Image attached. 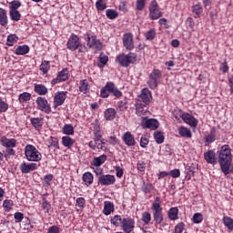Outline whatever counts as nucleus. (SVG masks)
Returning <instances> with one entry per match:
<instances>
[{
    "label": "nucleus",
    "instance_id": "obj_39",
    "mask_svg": "<svg viewBox=\"0 0 233 233\" xmlns=\"http://www.w3.org/2000/svg\"><path fill=\"white\" fill-rule=\"evenodd\" d=\"M149 17L153 20L159 19V17H163V13L159 11V9H156L155 11L149 13Z\"/></svg>",
    "mask_w": 233,
    "mask_h": 233
},
{
    "label": "nucleus",
    "instance_id": "obj_1",
    "mask_svg": "<svg viewBox=\"0 0 233 233\" xmlns=\"http://www.w3.org/2000/svg\"><path fill=\"white\" fill-rule=\"evenodd\" d=\"M218 163L224 176L233 174L232 152L228 145H224L218 151Z\"/></svg>",
    "mask_w": 233,
    "mask_h": 233
},
{
    "label": "nucleus",
    "instance_id": "obj_38",
    "mask_svg": "<svg viewBox=\"0 0 233 233\" xmlns=\"http://www.w3.org/2000/svg\"><path fill=\"white\" fill-rule=\"evenodd\" d=\"M149 77L155 79V81H159L161 79V71L159 69H154Z\"/></svg>",
    "mask_w": 233,
    "mask_h": 233
},
{
    "label": "nucleus",
    "instance_id": "obj_42",
    "mask_svg": "<svg viewBox=\"0 0 233 233\" xmlns=\"http://www.w3.org/2000/svg\"><path fill=\"white\" fill-rule=\"evenodd\" d=\"M57 77L60 81H66V79H68V69H63L60 71Z\"/></svg>",
    "mask_w": 233,
    "mask_h": 233
},
{
    "label": "nucleus",
    "instance_id": "obj_63",
    "mask_svg": "<svg viewBox=\"0 0 233 233\" xmlns=\"http://www.w3.org/2000/svg\"><path fill=\"white\" fill-rule=\"evenodd\" d=\"M91 48H94L95 50H103V44L101 41L96 40V43L93 44Z\"/></svg>",
    "mask_w": 233,
    "mask_h": 233
},
{
    "label": "nucleus",
    "instance_id": "obj_54",
    "mask_svg": "<svg viewBox=\"0 0 233 233\" xmlns=\"http://www.w3.org/2000/svg\"><path fill=\"white\" fill-rule=\"evenodd\" d=\"M147 145H148V137L144 135L140 138V147H142V148H147Z\"/></svg>",
    "mask_w": 233,
    "mask_h": 233
},
{
    "label": "nucleus",
    "instance_id": "obj_26",
    "mask_svg": "<svg viewBox=\"0 0 233 233\" xmlns=\"http://www.w3.org/2000/svg\"><path fill=\"white\" fill-rule=\"evenodd\" d=\"M82 179H83L84 183H86V185L87 187H89V185H92V183H94V175H92V173H90V172H86L83 175Z\"/></svg>",
    "mask_w": 233,
    "mask_h": 233
},
{
    "label": "nucleus",
    "instance_id": "obj_40",
    "mask_svg": "<svg viewBox=\"0 0 233 233\" xmlns=\"http://www.w3.org/2000/svg\"><path fill=\"white\" fill-rule=\"evenodd\" d=\"M142 221L145 225H150V221H152V215L149 212H144L142 214Z\"/></svg>",
    "mask_w": 233,
    "mask_h": 233
},
{
    "label": "nucleus",
    "instance_id": "obj_46",
    "mask_svg": "<svg viewBox=\"0 0 233 233\" xmlns=\"http://www.w3.org/2000/svg\"><path fill=\"white\" fill-rule=\"evenodd\" d=\"M114 210H115L114 205H105L103 214H105V216H110V214H112Z\"/></svg>",
    "mask_w": 233,
    "mask_h": 233
},
{
    "label": "nucleus",
    "instance_id": "obj_22",
    "mask_svg": "<svg viewBox=\"0 0 233 233\" xmlns=\"http://www.w3.org/2000/svg\"><path fill=\"white\" fill-rule=\"evenodd\" d=\"M179 209L177 208H171L168 211V218L172 221H176L177 219H179Z\"/></svg>",
    "mask_w": 233,
    "mask_h": 233
},
{
    "label": "nucleus",
    "instance_id": "obj_11",
    "mask_svg": "<svg viewBox=\"0 0 233 233\" xmlns=\"http://www.w3.org/2000/svg\"><path fill=\"white\" fill-rule=\"evenodd\" d=\"M20 170L22 174H30V172H34V170H37V164L36 163H29L23 162L20 165Z\"/></svg>",
    "mask_w": 233,
    "mask_h": 233
},
{
    "label": "nucleus",
    "instance_id": "obj_50",
    "mask_svg": "<svg viewBox=\"0 0 233 233\" xmlns=\"http://www.w3.org/2000/svg\"><path fill=\"white\" fill-rule=\"evenodd\" d=\"M156 37V29H151L147 32L146 38L147 41H153V39Z\"/></svg>",
    "mask_w": 233,
    "mask_h": 233
},
{
    "label": "nucleus",
    "instance_id": "obj_16",
    "mask_svg": "<svg viewBox=\"0 0 233 233\" xmlns=\"http://www.w3.org/2000/svg\"><path fill=\"white\" fill-rule=\"evenodd\" d=\"M122 139L127 147H135L136 146V138H134V135L130 132H127L122 137Z\"/></svg>",
    "mask_w": 233,
    "mask_h": 233
},
{
    "label": "nucleus",
    "instance_id": "obj_57",
    "mask_svg": "<svg viewBox=\"0 0 233 233\" xmlns=\"http://www.w3.org/2000/svg\"><path fill=\"white\" fill-rule=\"evenodd\" d=\"M47 233H61V229L59 228V227L54 225V226H50L47 228Z\"/></svg>",
    "mask_w": 233,
    "mask_h": 233
},
{
    "label": "nucleus",
    "instance_id": "obj_20",
    "mask_svg": "<svg viewBox=\"0 0 233 233\" xmlns=\"http://www.w3.org/2000/svg\"><path fill=\"white\" fill-rule=\"evenodd\" d=\"M214 141H216V129L212 128L210 133L205 137V147H208Z\"/></svg>",
    "mask_w": 233,
    "mask_h": 233
},
{
    "label": "nucleus",
    "instance_id": "obj_49",
    "mask_svg": "<svg viewBox=\"0 0 233 233\" xmlns=\"http://www.w3.org/2000/svg\"><path fill=\"white\" fill-rule=\"evenodd\" d=\"M127 105H128V102L127 101V98L124 100L118 101L117 106L120 112H125V109L127 108Z\"/></svg>",
    "mask_w": 233,
    "mask_h": 233
},
{
    "label": "nucleus",
    "instance_id": "obj_47",
    "mask_svg": "<svg viewBox=\"0 0 233 233\" xmlns=\"http://www.w3.org/2000/svg\"><path fill=\"white\" fill-rule=\"evenodd\" d=\"M142 190L145 194H150L154 190V187L150 183H144L142 186Z\"/></svg>",
    "mask_w": 233,
    "mask_h": 233
},
{
    "label": "nucleus",
    "instance_id": "obj_19",
    "mask_svg": "<svg viewBox=\"0 0 233 233\" xmlns=\"http://www.w3.org/2000/svg\"><path fill=\"white\" fill-rule=\"evenodd\" d=\"M45 124L44 117H33L31 118V125L35 128V130H39L41 127Z\"/></svg>",
    "mask_w": 233,
    "mask_h": 233
},
{
    "label": "nucleus",
    "instance_id": "obj_23",
    "mask_svg": "<svg viewBox=\"0 0 233 233\" xmlns=\"http://www.w3.org/2000/svg\"><path fill=\"white\" fill-rule=\"evenodd\" d=\"M0 25L1 26H6L8 25V16L6 11L0 7Z\"/></svg>",
    "mask_w": 233,
    "mask_h": 233
},
{
    "label": "nucleus",
    "instance_id": "obj_36",
    "mask_svg": "<svg viewBox=\"0 0 233 233\" xmlns=\"http://www.w3.org/2000/svg\"><path fill=\"white\" fill-rule=\"evenodd\" d=\"M31 97H32V95L30 93L25 92L20 94L18 99L20 103H26V101H30Z\"/></svg>",
    "mask_w": 233,
    "mask_h": 233
},
{
    "label": "nucleus",
    "instance_id": "obj_44",
    "mask_svg": "<svg viewBox=\"0 0 233 233\" xmlns=\"http://www.w3.org/2000/svg\"><path fill=\"white\" fill-rule=\"evenodd\" d=\"M52 179H54V176L52 174L46 175L43 179L44 187H50V183H52Z\"/></svg>",
    "mask_w": 233,
    "mask_h": 233
},
{
    "label": "nucleus",
    "instance_id": "obj_15",
    "mask_svg": "<svg viewBox=\"0 0 233 233\" xmlns=\"http://www.w3.org/2000/svg\"><path fill=\"white\" fill-rule=\"evenodd\" d=\"M204 159L209 165H216V163H218V160H216V152H214V150L212 149H209L208 151L204 153Z\"/></svg>",
    "mask_w": 233,
    "mask_h": 233
},
{
    "label": "nucleus",
    "instance_id": "obj_8",
    "mask_svg": "<svg viewBox=\"0 0 233 233\" xmlns=\"http://www.w3.org/2000/svg\"><path fill=\"white\" fill-rule=\"evenodd\" d=\"M116 183V177L114 175H100L98 177V184L102 186H110Z\"/></svg>",
    "mask_w": 233,
    "mask_h": 233
},
{
    "label": "nucleus",
    "instance_id": "obj_35",
    "mask_svg": "<svg viewBox=\"0 0 233 233\" xmlns=\"http://www.w3.org/2000/svg\"><path fill=\"white\" fill-rule=\"evenodd\" d=\"M9 15L12 21H19L21 19V13L17 10H10Z\"/></svg>",
    "mask_w": 233,
    "mask_h": 233
},
{
    "label": "nucleus",
    "instance_id": "obj_45",
    "mask_svg": "<svg viewBox=\"0 0 233 233\" xmlns=\"http://www.w3.org/2000/svg\"><path fill=\"white\" fill-rule=\"evenodd\" d=\"M40 70L43 72V74H46V72L50 70V63L46 60L43 61L40 65Z\"/></svg>",
    "mask_w": 233,
    "mask_h": 233
},
{
    "label": "nucleus",
    "instance_id": "obj_10",
    "mask_svg": "<svg viewBox=\"0 0 233 233\" xmlns=\"http://www.w3.org/2000/svg\"><path fill=\"white\" fill-rule=\"evenodd\" d=\"M79 36L77 35H72L66 44V46L68 50H71V52H74V50H77V47L79 46Z\"/></svg>",
    "mask_w": 233,
    "mask_h": 233
},
{
    "label": "nucleus",
    "instance_id": "obj_24",
    "mask_svg": "<svg viewBox=\"0 0 233 233\" xmlns=\"http://www.w3.org/2000/svg\"><path fill=\"white\" fill-rule=\"evenodd\" d=\"M105 161H106V155H102L100 157H95L92 161V165L93 167H101Z\"/></svg>",
    "mask_w": 233,
    "mask_h": 233
},
{
    "label": "nucleus",
    "instance_id": "obj_27",
    "mask_svg": "<svg viewBox=\"0 0 233 233\" xmlns=\"http://www.w3.org/2000/svg\"><path fill=\"white\" fill-rule=\"evenodd\" d=\"M178 133L181 137H192V132L185 127H180L178 128Z\"/></svg>",
    "mask_w": 233,
    "mask_h": 233
},
{
    "label": "nucleus",
    "instance_id": "obj_30",
    "mask_svg": "<svg viewBox=\"0 0 233 233\" xmlns=\"http://www.w3.org/2000/svg\"><path fill=\"white\" fill-rule=\"evenodd\" d=\"M223 224L230 232L233 230V219L230 217H224L223 218Z\"/></svg>",
    "mask_w": 233,
    "mask_h": 233
},
{
    "label": "nucleus",
    "instance_id": "obj_37",
    "mask_svg": "<svg viewBox=\"0 0 233 233\" xmlns=\"http://www.w3.org/2000/svg\"><path fill=\"white\" fill-rule=\"evenodd\" d=\"M87 90H88V80L84 79L80 81L79 91L82 92L83 94H86Z\"/></svg>",
    "mask_w": 233,
    "mask_h": 233
},
{
    "label": "nucleus",
    "instance_id": "obj_52",
    "mask_svg": "<svg viewBox=\"0 0 233 233\" xmlns=\"http://www.w3.org/2000/svg\"><path fill=\"white\" fill-rule=\"evenodd\" d=\"M112 93L111 90L108 89V87H106V85L105 87H103L100 91V96L101 97H108L109 94Z\"/></svg>",
    "mask_w": 233,
    "mask_h": 233
},
{
    "label": "nucleus",
    "instance_id": "obj_2",
    "mask_svg": "<svg viewBox=\"0 0 233 233\" xmlns=\"http://www.w3.org/2000/svg\"><path fill=\"white\" fill-rule=\"evenodd\" d=\"M111 225L120 227L124 233L134 232L136 228V221L132 218H123L120 215H116L110 219Z\"/></svg>",
    "mask_w": 233,
    "mask_h": 233
},
{
    "label": "nucleus",
    "instance_id": "obj_9",
    "mask_svg": "<svg viewBox=\"0 0 233 233\" xmlns=\"http://www.w3.org/2000/svg\"><path fill=\"white\" fill-rule=\"evenodd\" d=\"M123 45L126 50H134V35H132V33H127L124 35Z\"/></svg>",
    "mask_w": 233,
    "mask_h": 233
},
{
    "label": "nucleus",
    "instance_id": "obj_13",
    "mask_svg": "<svg viewBox=\"0 0 233 233\" xmlns=\"http://www.w3.org/2000/svg\"><path fill=\"white\" fill-rule=\"evenodd\" d=\"M140 99L145 105H150V102L152 101V93L148 88L142 89Z\"/></svg>",
    "mask_w": 233,
    "mask_h": 233
},
{
    "label": "nucleus",
    "instance_id": "obj_5",
    "mask_svg": "<svg viewBox=\"0 0 233 233\" xmlns=\"http://www.w3.org/2000/svg\"><path fill=\"white\" fill-rule=\"evenodd\" d=\"M153 212V219L157 225H161L163 223V208L161 205H153L151 208Z\"/></svg>",
    "mask_w": 233,
    "mask_h": 233
},
{
    "label": "nucleus",
    "instance_id": "obj_17",
    "mask_svg": "<svg viewBox=\"0 0 233 233\" xmlns=\"http://www.w3.org/2000/svg\"><path fill=\"white\" fill-rule=\"evenodd\" d=\"M1 143L2 147H5V148H14L17 147V140L15 138L2 137Z\"/></svg>",
    "mask_w": 233,
    "mask_h": 233
},
{
    "label": "nucleus",
    "instance_id": "obj_18",
    "mask_svg": "<svg viewBox=\"0 0 233 233\" xmlns=\"http://www.w3.org/2000/svg\"><path fill=\"white\" fill-rule=\"evenodd\" d=\"M106 88L111 91V94H113L115 97H121V96H123V93L116 87V85L113 82H107Z\"/></svg>",
    "mask_w": 233,
    "mask_h": 233
},
{
    "label": "nucleus",
    "instance_id": "obj_6",
    "mask_svg": "<svg viewBox=\"0 0 233 233\" xmlns=\"http://www.w3.org/2000/svg\"><path fill=\"white\" fill-rule=\"evenodd\" d=\"M141 127L150 130H157L159 128V122L156 118H145L141 122Z\"/></svg>",
    "mask_w": 233,
    "mask_h": 233
},
{
    "label": "nucleus",
    "instance_id": "obj_60",
    "mask_svg": "<svg viewBox=\"0 0 233 233\" xmlns=\"http://www.w3.org/2000/svg\"><path fill=\"white\" fill-rule=\"evenodd\" d=\"M137 170H139V172H145V170H147V164L143 161H138Z\"/></svg>",
    "mask_w": 233,
    "mask_h": 233
},
{
    "label": "nucleus",
    "instance_id": "obj_3",
    "mask_svg": "<svg viewBox=\"0 0 233 233\" xmlns=\"http://www.w3.org/2000/svg\"><path fill=\"white\" fill-rule=\"evenodd\" d=\"M25 154L27 161H41L43 156L41 155V152L37 150L34 146L32 145H26L25 147Z\"/></svg>",
    "mask_w": 233,
    "mask_h": 233
},
{
    "label": "nucleus",
    "instance_id": "obj_12",
    "mask_svg": "<svg viewBox=\"0 0 233 233\" xmlns=\"http://www.w3.org/2000/svg\"><path fill=\"white\" fill-rule=\"evenodd\" d=\"M66 94H68V92H58L54 98V106L55 108H57V106H61V105H63V103H65V100L66 99Z\"/></svg>",
    "mask_w": 233,
    "mask_h": 233
},
{
    "label": "nucleus",
    "instance_id": "obj_34",
    "mask_svg": "<svg viewBox=\"0 0 233 233\" xmlns=\"http://www.w3.org/2000/svg\"><path fill=\"white\" fill-rule=\"evenodd\" d=\"M193 14H195V17H199L201 14H203V7L200 5H195L191 7Z\"/></svg>",
    "mask_w": 233,
    "mask_h": 233
},
{
    "label": "nucleus",
    "instance_id": "obj_56",
    "mask_svg": "<svg viewBox=\"0 0 233 233\" xmlns=\"http://www.w3.org/2000/svg\"><path fill=\"white\" fill-rule=\"evenodd\" d=\"M147 5V0H137V10H143Z\"/></svg>",
    "mask_w": 233,
    "mask_h": 233
},
{
    "label": "nucleus",
    "instance_id": "obj_32",
    "mask_svg": "<svg viewBox=\"0 0 233 233\" xmlns=\"http://www.w3.org/2000/svg\"><path fill=\"white\" fill-rule=\"evenodd\" d=\"M154 139L157 143V145H161V143L165 141V136L163 135V132L156 131L154 133Z\"/></svg>",
    "mask_w": 233,
    "mask_h": 233
},
{
    "label": "nucleus",
    "instance_id": "obj_4",
    "mask_svg": "<svg viewBox=\"0 0 233 233\" xmlns=\"http://www.w3.org/2000/svg\"><path fill=\"white\" fill-rule=\"evenodd\" d=\"M116 61L121 65V66L127 68V66H130V65L136 63V54H120L116 56Z\"/></svg>",
    "mask_w": 233,
    "mask_h": 233
},
{
    "label": "nucleus",
    "instance_id": "obj_21",
    "mask_svg": "<svg viewBox=\"0 0 233 233\" xmlns=\"http://www.w3.org/2000/svg\"><path fill=\"white\" fill-rule=\"evenodd\" d=\"M30 52V47L28 46L24 45V46H19L15 51V54L16 56H25Z\"/></svg>",
    "mask_w": 233,
    "mask_h": 233
},
{
    "label": "nucleus",
    "instance_id": "obj_64",
    "mask_svg": "<svg viewBox=\"0 0 233 233\" xmlns=\"http://www.w3.org/2000/svg\"><path fill=\"white\" fill-rule=\"evenodd\" d=\"M155 10H157V2L153 0L149 5V13L154 12Z\"/></svg>",
    "mask_w": 233,
    "mask_h": 233
},
{
    "label": "nucleus",
    "instance_id": "obj_62",
    "mask_svg": "<svg viewBox=\"0 0 233 233\" xmlns=\"http://www.w3.org/2000/svg\"><path fill=\"white\" fill-rule=\"evenodd\" d=\"M169 176H171V177H179L181 176V171H179V169H173L169 172Z\"/></svg>",
    "mask_w": 233,
    "mask_h": 233
},
{
    "label": "nucleus",
    "instance_id": "obj_48",
    "mask_svg": "<svg viewBox=\"0 0 233 233\" xmlns=\"http://www.w3.org/2000/svg\"><path fill=\"white\" fill-rule=\"evenodd\" d=\"M96 41H97V38H96V35H87V46L89 48H92V46H94Z\"/></svg>",
    "mask_w": 233,
    "mask_h": 233
},
{
    "label": "nucleus",
    "instance_id": "obj_33",
    "mask_svg": "<svg viewBox=\"0 0 233 233\" xmlns=\"http://www.w3.org/2000/svg\"><path fill=\"white\" fill-rule=\"evenodd\" d=\"M17 41H19V37H17V35H9L7 36L6 45H7V46H14V45H15V43Z\"/></svg>",
    "mask_w": 233,
    "mask_h": 233
},
{
    "label": "nucleus",
    "instance_id": "obj_7",
    "mask_svg": "<svg viewBox=\"0 0 233 233\" xmlns=\"http://www.w3.org/2000/svg\"><path fill=\"white\" fill-rule=\"evenodd\" d=\"M36 105L38 110L45 112L46 114H50L52 112L50 105H48V100L46 98L39 96L36 98Z\"/></svg>",
    "mask_w": 233,
    "mask_h": 233
},
{
    "label": "nucleus",
    "instance_id": "obj_55",
    "mask_svg": "<svg viewBox=\"0 0 233 233\" xmlns=\"http://www.w3.org/2000/svg\"><path fill=\"white\" fill-rule=\"evenodd\" d=\"M147 85H148L149 88L154 90L155 88H157V80H155L154 78L149 77Z\"/></svg>",
    "mask_w": 233,
    "mask_h": 233
},
{
    "label": "nucleus",
    "instance_id": "obj_28",
    "mask_svg": "<svg viewBox=\"0 0 233 233\" xmlns=\"http://www.w3.org/2000/svg\"><path fill=\"white\" fill-rule=\"evenodd\" d=\"M35 92H36V94H39V96H45L48 92V89L46 88V86L38 84L35 86Z\"/></svg>",
    "mask_w": 233,
    "mask_h": 233
},
{
    "label": "nucleus",
    "instance_id": "obj_14",
    "mask_svg": "<svg viewBox=\"0 0 233 233\" xmlns=\"http://www.w3.org/2000/svg\"><path fill=\"white\" fill-rule=\"evenodd\" d=\"M181 117L187 125H189V127H193L196 128L198 127V119L196 117L192 116L190 114L184 113L181 115Z\"/></svg>",
    "mask_w": 233,
    "mask_h": 233
},
{
    "label": "nucleus",
    "instance_id": "obj_58",
    "mask_svg": "<svg viewBox=\"0 0 233 233\" xmlns=\"http://www.w3.org/2000/svg\"><path fill=\"white\" fill-rule=\"evenodd\" d=\"M21 6V2L15 0L10 3L9 8L10 10H17Z\"/></svg>",
    "mask_w": 233,
    "mask_h": 233
},
{
    "label": "nucleus",
    "instance_id": "obj_31",
    "mask_svg": "<svg viewBox=\"0 0 233 233\" xmlns=\"http://www.w3.org/2000/svg\"><path fill=\"white\" fill-rule=\"evenodd\" d=\"M63 134H66V136H74V126L70 124H66L63 127Z\"/></svg>",
    "mask_w": 233,
    "mask_h": 233
},
{
    "label": "nucleus",
    "instance_id": "obj_53",
    "mask_svg": "<svg viewBox=\"0 0 233 233\" xmlns=\"http://www.w3.org/2000/svg\"><path fill=\"white\" fill-rule=\"evenodd\" d=\"M96 6L97 10L103 11V10H106V4H105L103 2V0H97L96 3Z\"/></svg>",
    "mask_w": 233,
    "mask_h": 233
},
{
    "label": "nucleus",
    "instance_id": "obj_43",
    "mask_svg": "<svg viewBox=\"0 0 233 233\" xmlns=\"http://www.w3.org/2000/svg\"><path fill=\"white\" fill-rule=\"evenodd\" d=\"M147 112V109H145V105L142 104H137L136 105V114L138 116H143Z\"/></svg>",
    "mask_w": 233,
    "mask_h": 233
},
{
    "label": "nucleus",
    "instance_id": "obj_59",
    "mask_svg": "<svg viewBox=\"0 0 233 233\" xmlns=\"http://www.w3.org/2000/svg\"><path fill=\"white\" fill-rule=\"evenodd\" d=\"M194 223H201L203 221V215L201 213H195L193 216Z\"/></svg>",
    "mask_w": 233,
    "mask_h": 233
},
{
    "label": "nucleus",
    "instance_id": "obj_41",
    "mask_svg": "<svg viewBox=\"0 0 233 233\" xmlns=\"http://www.w3.org/2000/svg\"><path fill=\"white\" fill-rule=\"evenodd\" d=\"M106 15L107 19H116L117 15H119V14H117L116 11L114 9H107L106 11Z\"/></svg>",
    "mask_w": 233,
    "mask_h": 233
},
{
    "label": "nucleus",
    "instance_id": "obj_61",
    "mask_svg": "<svg viewBox=\"0 0 233 233\" xmlns=\"http://www.w3.org/2000/svg\"><path fill=\"white\" fill-rule=\"evenodd\" d=\"M8 110V105L0 98V112H6Z\"/></svg>",
    "mask_w": 233,
    "mask_h": 233
},
{
    "label": "nucleus",
    "instance_id": "obj_25",
    "mask_svg": "<svg viewBox=\"0 0 233 233\" xmlns=\"http://www.w3.org/2000/svg\"><path fill=\"white\" fill-rule=\"evenodd\" d=\"M105 117H106V121H114V119H116V109L107 108L105 111Z\"/></svg>",
    "mask_w": 233,
    "mask_h": 233
},
{
    "label": "nucleus",
    "instance_id": "obj_51",
    "mask_svg": "<svg viewBox=\"0 0 233 233\" xmlns=\"http://www.w3.org/2000/svg\"><path fill=\"white\" fill-rule=\"evenodd\" d=\"M15 223H21V221H23V219H25V215L21 212H15L14 215Z\"/></svg>",
    "mask_w": 233,
    "mask_h": 233
},
{
    "label": "nucleus",
    "instance_id": "obj_29",
    "mask_svg": "<svg viewBox=\"0 0 233 233\" xmlns=\"http://www.w3.org/2000/svg\"><path fill=\"white\" fill-rule=\"evenodd\" d=\"M62 145L67 148H71L74 146V139L72 137L66 136L62 137Z\"/></svg>",
    "mask_w": 233,
    "mask_h": 233
}]
</instances>
